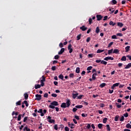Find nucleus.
Listing matches in <instances>:
<instances>
[{
	"mask_svg": "<svg viewBox=\"0 0 131 131\" xmlns=\"http://www.w3.org/2000/svg\"><path fill=\"white\" fill-rule=\"evenodd\" d=\"M71 105V103L70 102V100L68 99L66 103L63 102L61 103L60 107L61 108H67V107H69Z\"/></svg>",
	"mask_w": 131,
	"mask_h": 131,
	"instance_id": "nucleus-1",
	"label": "nucleus"
},
{
	"mask_svg": "<svg viewBox=\"0 0 131 131\" xmlns=\"http://www.w3.org/2000/svg\"><path fill=\"white\" fill-rule=\"evenodd\" d=\"M59 103L56 101H54L51 103V105H49V108L51 109H55V106H58Z\"/></svg>",
	"mask_w": 131,
	"mask_h": 131,
	"instance_id": "nucleus-2",
	"label": "nucleus"
},
{
	"mask_svg": "<svg viewBox=\"0 0 131 131\" xmlns=\"http://www.w3.org/2000/svg\"><path fill=\"white\" fill-rule=\"evenodd\" d=\"M37 112L38 113H40V116H45V114L47 113V110H43V111H42V108H41L39 109Z\"/></svg>",
	"mask_w": 131,
	"mask_h": 131,
	"instance_id": "nucleus-3",
	"label": "nucleus"
},
{
	"mask_svg": "<svg viewBox=\"0 0 131 131\" xmlns=\"http://www.w3.org/2000/svg\"><path fill=\"white\" fill-rule=\"evenodd\" d=\"M71 48H72V45L70 43L68 47V50H69L70 54H71L73 52V49Z\"/></svg>",
	"mask_w": 131,
	"mask_h": 131,
	"instance_id": "nucleus-4",
	"label": "nucleus"
},
{
	"mask_svg": "<svg viewBox=\"0 0 131 131\" xmlns=\"http://www.w3.org/2000/svg\"><path fill=\"white\" fill-rule=\"evenodd\" d=\"M36 98L35 100H37V101H40L41 100V95L40 94H36L35 95Z\"/></svg>",
	"mask_w": 131,
	"mask_h": 131,
	"instance_id": "nucleus-5",
	"label": "nucleus"
},
{
	"mask_svg": "<svg viewBox=\"0 0 131 131\" xmlns=\"http://www.w3.org/2000/svg\"><path fill=\"white\" fill-rule=\"evenodd\" d=\"M96 18H97V21H101V20L103 19V16H102L101 15L98 14L96 15Z\"/></svg>",
	"mask_w": 131,
	"mask_h": 131,
	"instance_id": "nucleus-6",
	"label": "nucleus"
},
{
	"mask_svg": "<svg viewBox=\"0 0 131 131\" xmlns=\"http://www.w3.org/2000/svg\"><path fill=\"white\" fill-rule=\"evenodd\" d=\"M104 60L105 61H108V60H114V58L112 57L111 56H107V57L104 58Z\"/></svg>",
	"mask_w": 131,
	"mask_h": 131,
	"instance_id": "nucleus-7",
	"label": "nucleus"
},
{
	"mask_svg": "<svg viewBox=\"0 0 131 131\" xmlns=\"http://www.w3.org/2000/svg\"><path fill=\"white\" fill-rule=\"evenodd\" d=\"M119 84H120V83H116L111 86V89H112V90H114V88H116V86H118Z\"/></svg>",
	"mask_w": 131,
	"mask_h": 131,
	"instance_id": "nucleus-8",
	"label": "nucleus"
},
{
	"mask_svg": "<svg viewBox=\"0 0 131 131\" xmlns=\"http://www.w3.org/2000/svg\"><path fill=\"white\" fill-rule=\"evenodd\" d=\"M80 29H81L82 31H85V30L88 29V28L85 27V26H82V27H80Z\"/></svg>",
	"mask_w": 131,
	"mask_h": 131,
	"instance_id": "nucleus-9",
	"label": "nucleus"
},
{
	"mask_svg": "<svg viewBox=\"0 0 131 131\" xmlns=\"http://www.w3.org/2000/svg\"><path fill=\"white\" fill-rule=\"evenodd\" d=\"M64 52H65V49L61 48L60 51L59 52H58V55H62V54H63V53H64Z\"/></svg>",
	"mask_w": 131,
	"mask_h": 131,
	"instance_id": "nucleus-10",
	"label": "nucleus"
},
{
	"mask_svg": "<svg viewBox=\"0 0 131 131\" xmlns=\"http://www.w3.org/2000/svg\"><path fill=\"white\" fill-rule=\"evenodd\" d=\"M113 53V54H119V50L114 49Z\"/></svg>",
	"mask_w": 131,
	"mask_h": 131,
	"instance_id": "nucleus-11",
	"label": "nucleus"
},
{
	"mask_svg": "<svg viewBox=\"0 0 131 131\" xmlns=\"http://www.w3.org/2000/svg\"><path fill=\"white\" fill-rule=\"evenodd\" d=\"M78 96V93L73 94L72 98L73 99H76V97Z\"/></svg>",
	"mask_w": 131,
	"mask_h": 131,
	"instance_id": "nucleus-12",
	"label": "nucleus"
},
{
	"mask_svg": "<svg viewBox=\"0 0 131 131\" xmlns=\"http://www.w3.org/2000/svg\"><path fill=\"white\" fill-rule=\"evenodd\" d=\"M96 76H97V73H95L92 75V79L93 80H96Z\"/></svg>",
	"mask_w": 131,
	"mask_h": 131,
	"instance_id": "nucleus-13",
	"label": "nucleus"
},
{
	"mask_svg": "<svg viewBox=\"0 0 131 131\" xmlns=\"http://www.w3.org/2000/svg\"><path fill=\"white\" fill-rule=\"evenodd\" d=\"M129 49H130V46H127L125 48L126 53H127V52H129Z\"/></svg>",
	"mask_w": 131,
	"mask_h": 131,
	"instance_id": "nucleus-14",
	"label": "nucleus"
},
{
	"mask_svg": "<svg viewBox=\"0 0 131 131\" xmlns=\"http://www.w3.org/2000/svg\"><path fill=\"white\" fill-rule=\"evenodd\" d=\"M106 84L105 83H102L100 85V88L103 89V88L106 86Z\"/></svg>",
	"mask_w": 131,
	"mask_h": 131,
	"instance_id": "nucleus-15",
	"label": "nucleus"
},
{
	"mask_svg": "<svg viewBox=\"0 0 131 131\" xmlns=\"http://www.w3.org/2000/svg\"><path fill=\"white\" fill-rule=\"evenodd\" d=\"M58 77L60 79H61V80H65V79H64V76L62 74L59 75Z\"/></svg>",
	"mask_w": 131,
	"mask_h": 131,
	"instance_id": "nucleus-16",
	"label": "nucleus"
},
{
	"mask_svg": "<svg viewBox=\"0 0 131 131\" xmlns=\"http://www.w3.org/2000/svg\"><path fill=\"white\" fill-rule=\"evenodd\" d=\"M131 67V63H129L127 66L125 67V69H128V68H130Z\"/></svg>",
	"mask_w": 131,
	"mask_h": 131,
	"instance_id": "nucleus-17",
	"label": "nucleus"
},
{
	"mask_svg": "<svg viewBox=\"0 0 131 131\" xmlns=\"http://www.w3.org/2000/svg\"><path fill=\"white\" fill-rule=\"evenodd\" d=\"M82 107H83V105H82L75 106V108H76L77 109H81V108H82Z\"/></svg>",
	"mask_w": 131,
	"mask_h": 131,
	"instance_id": "nucleus-18",
	"label": "nucleus"
},
{
	"mask_svg": "<svg viewBox=\"0 0 131 131\" xmlns=\"http://www.w3.org/2000/svg\"><path fill=\"white\" fill-rule=\"evenodd\" d=\"M40 87H41V86H40V84H35V90H37V89H40Z\"/></svg>",
	"mask_w": 131,
	"mask_h": 131,
	"instance_id": "nucleus-19",
	"label": "nucleus"
},
{
	"mask_svg": "<svg viewBox=\"0 0 131 131\" xmlns=\"http://www.w3.org/2000/svg\"><path fill=\"white\" fill-rule=\"evenodd\" d=\"M98 127L99 129H102V127H103V124L99 123L98 124Z\"/></svg>",
	"mask_w": 131,
	"mask_h": 131,
	"instance_id": "nucleus-20",
	"label": "nucleus"
},
{
	"mask_svg": "<svg viewBox=\"0 0 131 131\" xmlns=\"http://www.w3.org/2000/svg\"><path fill=\"white\" fill-rule=\"evenodd\" d=\"M24 97H25V99L26 100H27L28 99V97H29L28 94H27V93H25Z\"/></svg>",
	"mask_w": 131,
	"mask_h": 131,
	"instance_id": "nucleus-21",
	"label": "nucleus"
},
{
	"mask_svg": "<svg viewBox=\"0 0 131 131\" xmlns=\"http://www.w3.org/2000/svg\"><path fill=\"white\" fill-rule=\"evenodd\" d=\"M112 53H113V49L108 50V55H111V54H112Z\"/></svg>",
	"mask_w": 131,
	"mask_h": 131,
	"instance_id": "nucleus-22",
	"label": "nucleus"
},
{
	"mask_svg": "<svg viewBox=\"0 0 131 131\" xmlns=\"http://www.w3.org/2000/svg\"><path fill=\"white\" fill-rule=\"evenodd\" d=\"M106 129L107 131H111V128H110V126L109 125V124H107L106 125Z\"/></svg>",
	"mask_w": 131,
	"mask_h": 131,
	"instance_id": "nucleus-23",
	"label": "nucleus"
},
{
	"mask_svg": "<svg viewBox=\"0 0 131 131\" xmlns=\"http://www.w3.org/2000/svg\"><path fill=\"white\" fill-rule=\"evenodd\" d=\"M80 72V68L77 67L76 69V73H79Z\"/></svg>",
	"mask_w": 131,
	"mask_h": 131,
	"instance_id": "nucleus-24",
	"label": "nucleus"
},
{
	"mask_svg": "<svg viewBox=\"0 0 131 131\" xmlns=\"http://www.w3.org/2000/svg\"><path fill=\"white\" fill-rule=\"evenodd\" d=\"M110 25H112V26H115V25H116V23H113V21H111L109 23Z\"/></svg>",
	"mask_w": 131,
	"mask_h": 131,
	"instance_id": "nucleus-25",
	"label": "nucleus"
},
{
	"mask_svg": "<svg viewBox=\"0 0 131 131\" xmlns=\"http://www.w3.org/2000/svg\"><path fill=\"white\" fill-rule=\"evenodd\" d=\"M121 61H126V57L125 56H122Z\"/></svg>",
	"mask_w": 131,
	"mask_h": 131,
	"instance_id": "nucleus-26",
	"label": "nucleus"
},
{
	"mask_svg": "<svg viewBox=\"0 0 131 131\" xmlns=\"http://www.w3.org/2000/svg\"><path fill=\"white\" fill-rule=\"evenodd\" d=\"M118 119H119V116L116 115L115 117V121H118Z\"/></svg>",
	"mask_w": 131,
	"mask_h": 131,
	"instance_id": "nucleus-27",
	"label": "nucleus"
},
{
	"mask_svg": "<svg viewBox=\"0 0 131 131\" xmlns=\"http://www.w3.org/2000/svg\"><path fill=\"white\" fill-rule=\"evenodd\" d=\"M96 33H99V32H100V28H99V27H97L96 29V31H95Z\"/></svg>",
	"mask_w": 131,
	"mask_h": 131,
	"instance_id": "nucleus-28",
	"label": "nucleus"
},
{
	"mask_svg": "<svg viewBox=\"0 0 131 131\" xmlns=\"http://www.w3.org/2000/svg\"><path fill=\"white\" fill-rule=\"evenodd\" d=\"M112 5H116L117 4V2L116 0H112Z\"/></svg>",
	"mask_w": 131,
	"mask_h": 131,
	"instance_id": "nucleus-29",
	"label": "nucleus"
},
{
	"mask_svg": "<svg viewBox=\"0 0 131 131\" xmlns=\"http://www.w3.org/2000/svg\"><path fill=\"white\" fill-rule=\"evenodd\" d=\"M104 51H105L104 50L98 49V50L97 51V53H103V52H104Z\"/></svg>",
	"mask_w": 131,
	"mask_h": 131,
	"instance_id": "nucleus-30",
	"label": "nucleus"
},
{
	"mask_svg": "<svg viewBox=\"0 0 131 131\" xmlns=\"http://www.w3.org/2000/svg\"><path fill=\"white\" fill-rule=\"evenodd\" d=\"M23 103L24 104H25L26 107H28V106H29V104H28V102H27V101L25 100Z\"/></svg>",
	"mask_w": 131,
	"mask_h": 131,
	"instance_id": "nucleus-31",
	"label": "nucleus"
},
{
	"mask_svg": "<svg viewBox=\"0 0 131 131\" xmlns=\"http://www.w3.org/2000/svg\"><path fill=\"white\" fill-rule=\"evenodd\" d=\"M24 131H30V129L28 128V127L27 126H26L24 128Z\"/></svg>",
	"mask_w": 131,
	"mask_h": 131,
	"instance_id": "nucleus-32",
	"label": "nucleus"
},
{
	"mask_svg": "<svg viewBox=\"0 0 131 131\" xmlns=\"http://www.w3.org/2000/svg\"><path fill=\"white\" fill-rule=\"evenodd\" d=\"M117 25L118 26H119V27H122V26H123V24L122 23H118Z\"/></svg>",
	"mask_w": 131,
	"mask_h": 131,
	"instance_id": "nucleus-33",
	"label": "nucleus"
},
{
	"mask_svg": "<svg viewBox=\"0 0 131 131\" xmlns=\"http://www.w3.org/2000/svg\"><path fill=\"white\" fill-rule=\"evenodd\" d=\"M126 127L127 128H131V125H130V124L127 123V124L126 125Z\"/></svg>",
	"mask_w": 131,
	"mask_h": 131,
	"instance_id": "nucleus-34",
	"label": "nucleus"
},
{
	"mask_svg": "<svg viewBox=\"0 0 131 131\" xmlns=\"http://www.w3.org/2000/svg\"><path fill=\"white\" fill-rule=\"evenodd\" d=\"M107 120H108V118H104L103 119V123H106V122H107Z\"/></svg>",
	"mask_w": 131,
	"mask_h": 131,
	"instance_id": "nucleus-35",
	"label": "nucleus"
},
{
	"mask_svg": "<svg viewBox=\"0 0 131 131\" xmlns=\"http://www.w3.org/2000/svg\"><path fill=\"white\" fill-rule=\"evenodd\" d=\"M48 121L50 123H55V120H54V119H51V120H49Z\"/></svg>",
	"mask_w": 131,
	"mask_h": 131,
	"instance_id": "nucleus-36",
	"label": "nucleus"
},
{
	"mask_svg": "<svg viewBox=\"0 0 131 131\" xmlns=\"http://www.w3.org/2000/svg\"><path fill=\"white\" fill-rule=\"evenodd\" d=\"M21 102H22L21 100H19L17 102H16V104L17 105L20 106L21 105Z\"/></svg>",
	"mask_w": 131,
	"mask_h": 131,
	"instance_id": "nucleus-37",
	"label": "nucleus"
},
{
	"mask_svg": "<svg viewBox=\"0 0 131 131\" xmlns=\"http://www.w3.org/2000/svg\"><path fill=\"white\" fill-rule=\"evenodd\" d=\"M81 38V34H79L77 36V40H79V39H80Z\"/></svg>",
	"mask_w": 131,
	"mask_h": 131,
	"instance_id": "nucleus-38",
	"label": "nucleus"
},
{
	"mask_svg": "<svg viewBox=\"0 0 131 131\" xmlns=\"http://www.w3.org/2000/svg\"><path fill=\"white\" fill-rule=\"evenodd\" d=\"M83 97V95H79V96L77 97V99L78 100H81Z\"/></svg>",
	"mask_w": 131,
	"mask_h": 131,
	"instance_id": "nucleus-39",
	"label": "nucleus"
},
{
	"mask_svg": "<svg viewBox=\"0 0 131 131\" xmlns=\"http://www.w3.org/2000/svg\"><path fill=\"white\" fill-rule=\"evenodd\" d=\"M101 64H103V65H107V61L101 60Z\"/></svg>",
	"mask_w": 131,
	"mask_h": 131,
	"instance_id": "nucleus-40",
	"label": "nucleus"
},
{
	"mask_svg": "<svg viewBox=\"0 0 131 131\" xmlns=\"http://www.w3.org/2000/svg\"><path fill=\"white\" fill-rule=\"evenodd\" d=\"M120 121H124V116H121V117L120 118Z\"/></svg>",
	"mask_w": 131,
	"mask_h": 131,
	"instance_id": "nucleus-41",
	"label": "nucleus"
},
{
	"mask_svg": "<svg viewBox=\"0 0 131 131\" xmlns=\"http://www.w3.org/2000/svg\"><path fill=\"white\" fill-rule=\"evenodd\" d=\"M92 23H93V19L90 18L89 19V24L91 25Z\"/></svg>",
	"mask_w": 131,
	"mask_h": 131,
	"instance_id": "nucleus-42",
	"label": "nucleus"
},
{
	"mask_svg": "<svg viewBox=\"0 0 131 131\" xmlns=\"http://www.w3.org/2000/svg\"><path fill=\"white\" fill-rule=\"evenodd\" d=\"M93 69V67L90 66L87 68L88 71H90V70H92Z\"/></svg>",
	"mask_w": 131,
	"mask_h": 131,
	"instance_id": "nucleus-43",
	"label": "nucleus"
},
{
	"mask_svg": "<svg viewBox=\"0 0 131 131\" xmlns=\"http://www.w3.org/2000/svg\"><path fill=\"white\" fill-rule=\"evenodd\" d=\"M112 39H117V36L116 35H114L112 36Z\"/></svg>",
	"mask_w": 131,
	"mask_h": 131,
	"instance_id": "nucleus-44",
	"label": "nucleus"
},
{
	"mask_svg": "<svg viewBox=\"0 0 131 131\" xmlns=\"http://www.w3.org/2000/svg\"><path fill=\"white\" fill-rule=\"evenodd\" d=\"M69 76L71 77V78H73V77H74V74L71 73L70 74Z\"/></svg>",
	"mask_w": 131,
	"mask_h": 131,
	"instance_id": "nucleus-45",
	"label": "nucleus"
},
{
	"mask_svg": "<svg viewBox=\"0 0 131 131\" xmlns=\"http://www.w3.org/2000/svg\"><path fill=\"white\" fill-rule=\"evenodd\" d=\"M56 68H57V67L53 66V67H52L51 69H52V70H53V71H55V70H56Z\"/></svg>",
	"mask_w": 131,
	"mask_h": 131,
	"instance_id": "nucleus-46",
	"label": "nucleus"
},
{
	"mask_svg": "<svg viewBox=\"0 0 131 131\" xmlns=\"http://www.w3.org/2000/svg\"><path fill=\"white\" fill-rule=\"evenodd\" d=\"M54 128L55 130H58V125L55 124L54 126Z\"/></svg>",
	"mask_w": 131,
	"mask_h": 131,
	"instance_id": "nucleus-47",
	"label": "nucleus"
},
{
	"mask_svg": "<svg viewBox=\"0 0 131 131\" xmlns=\"http://www.w3.org/2000/svg\"><path fill=\"white\" fill-rule=\"evenodd\" d=\"M21 114H19L18 116V118H17V120L18 121H20V120H21Z\"/></svg>",
	"mask_w": 131,
	"mask_h": 131,
	"instance_id": "nucleus-48",
	"label": "nucleus"
},
{
	"mask_svg": "<svg viewBox=\"0 0 131 131\" xmlns=\"http://www.w3.org/2000/svg\"><path fill=\"white\" fill-rule=\"evenodd\" d=\"M60 57V56H59V55H56L54 56V59L55 60H58V59H59V58Z\"/></svg>",
	"mask_w": 131,
	"mask_h": 131,
	"instance_id": "nucleus-49",
	"label": "nucleus"
},
{
	"mask_svg": "<svg viewBox=\"0 0 131 131\" xmlns=\"http://www.w3.org/2000/svg\"><path fill=\"white\" fill-rule=\"evenodd\" d=\"M40 81H46V77L44 75L42 76V80H41Z\"/></svg>",
	"mask_w": 131,
	"mask_h": 131,
	"instance_id": "nucleus-50",
	"label": "nucleus"
},
{
	"mask_svg": "<svg viewBox=\"0 0 131 131\" xmlns=\"http://www.w3.org/2000/svg\"><path fill=\"white\" fill-rule=\"evenodd\" d=\"M95 62H96V63H101L102 60H101V59H97V60L95 61Z\"/></svg>",
	"mask_w": 131,
	"mask_h": 131,
	"instance_id": "nucleus-51",
	"label": "nucleus"
},
{
	"mask_svg": "<svg viewBox=\"0 0 131 131\" xmlns=\"http://www.w3.org/2000/svg\"><path fill=\"white\" fill-rule=\"evenodd\" d=\"M40 83H41V84L40 85V86H44V85H45V83L43 82V81H40Z\"/></svg>",
	"mask_w": 131,
	"mask_h": 131,
	"instance_id": "nucleus-52",
	"label": "nucleus"
},
{
	"mask_svg": "<svg viewBox=\"0 0 131 131\" xmlns=\"http://www.w3.org/2000/svg\"><path fill=\"white\" fill-rule=\"evenodd\" d=\"M52 97H53L54 98H56L57 97V94L55 93H53L51 94Z\"/></svg>",
	"mask_w": 131,
	"mask_h": 131,
	"instance_id": "nucleus-53",
	"label": "nucleus"
},
{
	"mask_svg": "<svg viewBox=\"0 0 131 131\" xmlns=\"http://www.w3.org/2000/svg\"><path fill=\"white\" fill-rule=\"evenodd\" d=\"M27 119H28V117H25L24 119V122H26V121H27Z\"/></svg>",
	"mask_w": 131,
	"mask_h": 131,
	"instance_id": "nucleus-54",
	"label": "nucleus"
},
{
	"mask_svg": "<svg viewBox=\"0 0 131 131\" xmlns=\"http://www.w3.org/2000/svg\"><path fill=\"white\" fill-rule=\"evenodd\" d=\"M12 115H16V116H17V115H18V112H15H15H12Z\"/></svg>",
	"mask_w": 131,
	"mask_h": 131,
	"instance_id": "nucleus-55",
	"label": "nucleus"
},
{
	"mask_svg": "<svg viewBox=\"0 0 131 131\" xmlns=\"http://www.w3.org/2000/svg\"><path fill=\"white\" fill-rule=\"evenodd\" d=\"M123 35L121 33H118L117 34V36H123Z\"/></svg>",
	"mask_w": 131,
	"mask_h": 131,
	"instance_id": "nucleus-56",
	"label": "nucleus"
},
{
	"mask_svg": "<svg viewBox=\"0 0 131 131\" xmlns=\"http://www.w3.org/2000/svg\"><path fill=\"white\" fill-rule=\"evenodd\" d=\"M100 107L101 108H104V107H105V104L103 103H100Z\"/></svg>",
	"mask_w": 131,
	"mask_h": 131,
	"instance_id": "nucleus-57",
	"label": "nucleus"
},
{
	"mask_svg": "<svg viewBox=\"0 0 131 131\" xmlns=\"http://www.w3.org/2000/svg\"><path fill=\"white\" fill-rule=\"evenodd\" d=\"M63 46H64L63 45V43H62V42H60V43H59V48H63Z\"/></svg>",
	"mask_w": 131,
	"mask_h": 131,
	"instance_id": "nucleus-58",
	"label": "nucleus"
},
{
	"mask_svg": "<svg viewBox=\"0 0 131 131\" xmlns=\"http://www.w3.org/2000/svg\"><path fill=\"white\" fill-rule=\"evenodd\" d=\"M113 45V42H111L108 45V48H110V47H111V46Z\"/></svg>",
	"mask_w": 131,
	"mask_h": 131,
	"instance_id": "nucleus-59",
	"label": "nucleus"
},
{
	"mask_svg": "<svg viewBox=\"0 0 131 131\" xmlns=\"http://www.w3.org/2000/svg\"><path fill=\"white\" fill-rule=\"evenodd\" d=\"M43 97L45 98H48V97H49V94L48 93H45L43 95Z\"/></svg>",
	"mask_w": 131,
	"mask_h": 131,
	"instance_id": "nucleus-60",
	"label": "nucleus"
},
{
	"mask_svg": "<svg viewBox=\"0 0 131 131\" xmlns=\"http://www.w3.org/2000/svg\"><path fill=\"white\" fill-rule=\"evenodd\" d=\"M75 126V125H74V124L73 123H72L71 125V128H74Z\"/></svg>",
	"mask_w": 131,
	"mask_h": 131,
	"instance_id": "nucleus-61",
	"label": "nucleus"
},
{
	"mask_svg": "<svg viewBox=\"0 0 131 131\" xmlns=\"http://www.w3.org/2000/svg\"><path fill=\"white\" fill-rule=\"evenodd\" d=\"M86 127L88 128V129H90L91 128V124H87Z\"/></svg>",
	"mask_w": 131,
	"mask_h": 131,
	"instance_id": "nucleus-62",
	"label": "nucleus"
},
{
	"mask_svg": "<svg viewBox=\"0 0 131 131\" xmlns=\"http://www.w3.org/2000/svg\"><path fill=\"white\" fill-rule=\"evenodd\" d=\"M124 116L125 117H128V113H125V114H124Z\"/></svg>",
	"mask_w": 131,
	"mask_h": 131,
	"instance_id": "nucleus-63",
	"label": "nucleus"
},
{
	"mask_svg": "<svg viewBox=\"0 0 131 131\" xmlns=\"http://www.w3.org/2000/svg\"><path fill=\"white\" fill-rule=\"evenodd\" d=\"M66 131H69V128L68 126H66L64 128Z\"/></svg>",
	"mask_w": 131,
	"mask_h": 131,
	"instance_id": "nucleus-64",
	"label": "nucleus"
}]
</instances>
